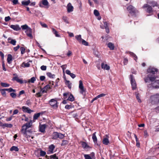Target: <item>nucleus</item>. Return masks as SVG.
<instances>
[{"label":"nucleus","mask_w":159,"mask_h":159,"mask_svg":"<svg viewBox=\"0 0 159 159\" xmlns=\"http://www.w3.org/2000/svg\"><path fill=\"white\" fill-rule=\"evenodd\" d=\"M55 148L54 146L52 144L50 145L49 147V152L50 153H53V151Z\"/></svg>","instance_id":"obj_27"},{"label":"nucleus","mask_w":159,"mask_h":159,"mask_svg":"<svg viewBox=\"0 0 159 159\" xmlns=\"http://www.w3.org/2000/svg\"><path fill=\"white\" fill-rule=\"evenodd\" d=\"M68 143V142L67 140H64L62 141V143L61 144V146H64L67 144Z\"/></svg>","instance_id":"obj_56"},{"label":"nucleus","mask_w":159,"mask_h":159,"mask_svg":"<svg viewBox=\"0 0 159 159\" xmlns=\"http://www.w3.org/2000/svg\"><path fill=\"white\" fill-rule=\"evenodd\" d=\"M1 126L2 127H3L4 128L5 127L10 128L12 127V125L11 124L2 123Z\"/></svg>","instance_id":"obj_26"},{"label":"nucleus","mask_w":159,"mask_h":159,"mask_svg":"<svg viewBox=\"0 0 159 159\" xmlns=\"http://www.w3.org/2000/svg\"><path fill=\"white\" fill-rule=\"evenodd\" d=\"M40 115L41 113H40L34 114L33 116V120H35L38 119V117L40 116Z\"/></svg>","instance_id":"obj_37"},{"label":"nucleus","mask_w":159,"mask_h":159,"mask_svg":"<svg viewBox=\"0 0 159 159\" xmlns=\"http://www.w3.org/2000/svg\"><path fill=\"white\" fill-rule=\"evenodd\" d=\"M68 88L70 89L71 88L72 83L70 82L69 80H66L65 82Z\"/></svg>","instance_id":"obj_33"},{"label":"nucleus","mask_w":159,"mask_h":159,"mask_svg":"<svg viewBox=\"0 0 159 159\" xmlns=\"http://www.w3.org/2000/svg\"><path fill=\"white\" fill-rule=\"evenodd\" d=\"M126 53L129 54L131 56L133 57H134V60L136 61V59H137V57L135 54L130 52H126Z\"/></svg>","instance_id":"obj_23"},{"label":"nucleus","mask_w":159,"mask_h":159,"mask_svg":"<svg viewBox=\"0 0 159 159\" xmlns=\"http://www.w3.org/2000/svg\"><path fill=\"white\" fill-rule=\"evenodd\" d=\"M21 51V53L22 54H24L25 52V48L23 47H21L20 48Z\"/></svg>","instance_id":"obj_54"},{"label":"nucleus","mask_w":159,"mask_h":159,"mask_svg":"<svg viewBox=\"0 0 159 159\" xmlns=\"http://www.w3.org/2000/svg\"><path fill=\"white\" fill-rule=\"evenodd\" d=\"M1 85L2 86L4 87H7L9 86L10 84L5 83H1Z\"/></svg>","instance_id":"obj_39"},{"label":"nucleus","mask_w":159,"mask_h":159,"mask_svg":"<svg viewBox=\"0 0 159 159\" xmlns=\"http://www.w3.org/2000/svg\"><path fill=\"white\" fill-rule=\"evenodd\" d=\"M11 19V18L9 16L6 17L5 18V20L7 22L9 21Z\"/></svg>","instance_id":"obj_63"},{"label":"nucleus","mask_w":159,"mask_h":159,"mask_svg":"<svg viewBox=\"0 0 159 159\" xmlns=\"http://www.w3.org/2000/svg\"><path fill=\"white\" fill-rule=\"evenodd\" d=\"M52 86H51V87L49 84L47 85L43 88L41 89V91L43 93H46L48 89H52Z\"/></svg>","instance_id":"obj_15"},{"label":"nucleus","mask_w":159,"mask_h":159,"mask_svg":"<svg viewBox=\"0 0 159 159\" xmlns=\"http://www.w3.org/2000/svg\"><path fill=\"white\" fill-rule=\"evenodd\" d=\"M39 5L40 7H45L48 8L49 7V3L47 0H42L40 1Z\"/></svg>","instance_id":"obj_4"},{"label":"nucleus","mask_w":159,"mask_h":159,"mask_svg":"<svg viewBox=\"0 0 159 159\" xmlns=\"http://www.w3.org/2000/svg\"><path fill=\"white\" fill-rule=\"evenodd\" d=\"M75 37L80 43H81L83 40V39L81 38V35H76Z\"/></svg>","instance_id":"obj_31"},{"label":"nucleus","mask_w":159,"mask_h":159,"mask_svg":"<svg viewBox=\"0 0 159 159\" xmlns=\"http://www.w3.org/2000/svg\"><path fill=\"white\" fill-rule=\"evenodd\" d=\"M14 76H15L14 77H13L12 79V80H16L17 82L19 83L20 84H23V81L21 79H20L17 77L16 74H13Z\"/></svg>","instance_id":"obj_12"},{"label":"nucleus","mask_w":159,"mask_h":159,"mask_svg":"<svg viewBox=\"0 0 159 159\" xmlns=\"http://www.w3.org/2000/svg\"><path fill=\"white\" fill-rule=\"evenodd\" d=\"M34 14H35V15L36 16H38L40 14L41 15L42 14V13H41V12L39 11H35V13H34Z\"/></svg>","instance_id":"obj_57"},{"label":"nucleus","mask_w":159,"mask_h":159,"mask_svg":"<svg viewBox=\"0 0 159 159\" xmlns=\"http://www.w3.org/2000/svg\"><path fill=\"white\" fill-rule=\"evenodd\" d=\"M21 28H22L23 30H27L28 28L30 27H29L27 25L25 24V25H22L21 26Z\"/></svg>","instance_id":"obj_44"},{"label":"nucleus","mask_w":159,"mask_h":159,"mask_svg":"<svg viewBox=\"0 0 159 159\" xmlns=\"http://www.w3.org/2000/svg\"><path fill=\"white\" fill-rule=\"evenodd\" d=\"M102 143L105 145H107L109 143V141L108 138H104L102 140Z\"/></svg>","instance_id":"obj_28"},{"label":"nucleus","mask_w":159,"mask_h":159,"mask_svg":"<svg viewBox=\"0 0 159 159\" xmlns=\"http://www.w3.org/2000/svg\"><path fill=\"white\" fill-rule=\"evenodd\" d=\"M5 90L6 91H7L9 92H16V90L15 89H13L11 88H10L8 89H5Z\"/></svg>","instance_id":"obj_43"},{"label":"nucleus","mask_w":159,"mask_h":159,"mask_svg":"<svg viewBox=\"0 0 159 159\" xmlns=\"http://www.w3.org/2000/svg\"><path fill=\"white\" fill-rule=\"evenodd\" d=\"M94 14L96 16H98L99 15V13L98 11L97 10H94Z\"/></svg>","instance_id":"obj_49"},{"label":"nucleus","mask_w":159,"mask_h":159,"mask_svg":"<svg viewBox=\"0 0 159 159\" xmlns=\"http://www.w3.org/2000/svg\"><path fill=\"white\" fill-rule=\"evenodd\" d=\"M85 45V46H88V42H87L84 39H83L81 43Z\"/></svg>","instance_id":"obj_59"},{"label":"nucleus","mask_w":159,"mask_h":159,"mask_svg":"<svg viewBox=\"0 0 159 159\" xmlns=\"http://www.w3.org/2000/svg\"><path fill=\"white\" fill-rule=\"evenodd\" d=\"M67 67L66 65H64L61 66V67L62 69L63 72L64 73L65 70L66 69Z\"/></svg>","instance_id":"obj_55"},{"label":"nucleus","mask_w":159,"mask_h":159,"mask_svg":"<svg viewBox=\"0 0 159 159\" xmlns=\"http://www.w3.org/2000/svg\"><path fill=\"white\" fill-rule=\"evenodd\" d=\"M62 19L67 24H68L69 23V22L67 19V18L66 16H63L62 17Z\"/></svg>","instance_id":"obj_48"},{"label":"nucleus","mask_w":159,"mask_h":159,"mask_svg":"<svg viewBox=\"0 0 159 159\" xmlns=\"http://www.w3.org/2000/svg\"><path fill=\"white\" fill-rule=\"evenodd\" d=\"M143 7L144 8H147L146 11L148 13H151L152 12V7L147 4H144Z\"/></svg>","instance_id":"obj_10"},{"label":"nucleus","mask_w":159,"mask_h":159,"mask_svg":"<svg viewBox=\"0 0 159 159\" xmlns=\"http://www.w3.org/2000/svg\"><path fill=\"white\" fill-rule=\"evenodd\" d=\"M67 11L69 12L72 11L73 10V7L71 5V4L69 3L68 4L67 6Z\"/></svg>","instance_id":"obj_19"},{"label":"nucleus","mask_w":159,"mask_h":159,"mask_svg":"<svg viewBox=\"0 0 159 159\" xmlns=\"http://www.w3.org/2000/svg\"><path fill=\"white\" fill-rule=\"evenodd\" d=\"M0 91L1 92V93L2 94L3 96H6V90L5 89H2L0 90Z\"/></svg>","instance_id":"obj_45"},{"label":"nucleus","mask_w":159,"mask_h":159,"mask_svg":"<svg viewBox=\"0 0 159 159\" xmlns=\"http://www.w3.org/2000/svg\"><path fill=\"white\" fill-rule=\"evenodd\" d=\"M30 64L29 63L27 62L26 63H25V62H23L21 66L22 67H29L30 66Z\"/></svg>","instance_id":"obj_42"},{"label":"nucleus","mask_w":159,"mask_h":159,"mask_svg":"<svg viewBox=\"0 0 159 159\" xmlns=\"http://www.w3.org/2000/svg\"><path fill=\"white\" fill-rule=\"evenodd\" d=\"M48 76L50 78H53L55 76V75L52 74L51 72H48L47 73Z\"/></svg>","instance_id":"obj_38"},{"label":"nucleus","mask_w":159,"mask_h":159,"mask_svg":"<svg viewBox=\"0 0 159 159\" xmlns=\"http://www.w3.org/2000/svg\"><path fill=\"white\" fill-rule=\"evenodd\" d=\"M36 80V78L35 77H32L30 79H29L28 82L29 83H34Z\"/></svg>","instance_id":"obj_41"},{"label":"nucleus","mask_w":159,"mask_h":159,"mask_svg":"<svg viewBox=\"0 0 159 159\" xmlns=\"http://www.w3.org/2000/svg\"><path fill=\"white\" fill-rule=\"evenodd\" d=\"M156 77L155 76H150V75H148L147 77L144 79L146 83H149L150 81L152 83L149 84L148 87L151 89H157L159 88V80H155Z\"/></svg>","instance_id":"obj_1"},{"label":"nucleus","mask_w":159,"mask_h":159,"mask_svg":"<svg viewBox=\"0 0 159 159\" xmlns=\"http://www.w3.org/2000/svg\"><path fill=\"white\" fill-rule=\"evenodd\" d=\"M10 95L13 98H15L16 96V94L14 93H10Z\"/></svg>","instance_id":"obj_51"},{"label":"nucleus","mask_w":159,"mask_h":159,"mask_svg":"<svg viewBox=\"0 0 159 159\" xmlns=\"http://www.w3.org/2000/svg\"><path fill=\"white\" fill-rule=\"evenodd\" d=\"M128 62V60L127 58H124L123 59V63L124 65H126Z\"/></svg>","instance_id":"obj_52"},{"label":"nucleus","mask_w":159,"mask_h":159,"mask_svg":"<svg viewBox=\"0 0 159 159\" xmlns=\"http://www.w3.org/2000/svg\"><path fill=\"white\" fill-rule=\"evenodd\" d=\"M50 159H58V157H57L56 156V154H53L52 155H51L50 156Z\"/></svg>","instance_id":"obj_47"},{"label":"nucleus","mask_w":159,"mask_h":159,"mask_svg":"<svg viewBox=\"0 0 159 159\" xmlns=\"http://www.w3.org/2000/svg\"><path fill=\"white\" fill-rule=\"evenodd\" d=\"M69 94V93H63L64 98L66 99L67 98V96Z\"/></svg>","instance_id":"obj_61"},{"label":"nucleus","mask_w":159,"mask_h":159,"mask_svg":"<svg viewBox=\"0 0 159 159\" xmlns=\"http://www.w3.org/2000/svg\"><path fill=\"white\" fill-rule=\"evenodd\" d=\"M11 151H15L16 152H17L19 151V148L15 146H12L10 149Z\"/></svg>","instance_id":"obj_36"},{"label":"nucleus","mask_w":159,"mask_h":159,"mask_svg":"<svg viewBox=\"0 0 159 159\" xmlns=\"http://www.w3.org/2000/svg\"><path fill=\"white\" fill-rule=\"evenodd\" d=\"M12 60V56L10 54H9L8 55L7 58V61L8 63L10 64Z\"/></svg>","instance_id":"obj_29"},{"label":"nucleus","mask_w":159,"mask_h":159,"mask_svg":"<svg viewBox=\"0 0 159 159\" xmlns=\"http://www.w3.org/2000/svg\"><path fill=\"white\" fill-rule=\"evenodd\" d=\"M157 70L155 68L152 67H150L147 70V72L149 74L150 76H153V75H151L150 74L154 75L157 73Z\"/></svg>","instance_id":"obj_8"},{"label":"nucleus","mask_w":159,"mask_h":159,"mask_svg":"<svg viewBox=\"0 0 159 159\" xmlns=\"http://www.w3.org/2000/svg\"><path fill=\"white\" fill-rule=\"evenodd\" d=\"M81 143L82 147L84 149H87L89 148H90V147L86 142H82Z\"/></svg>","instance_id":"obj_24"},{"label":"nucleus","mask_w":159,"mask_h":159,"mask_svg":"<svg viewBox=\"0 0 159 159\" xmlns=\"http://www.w3.org/2000/svg\"><path fill=\"white\" fill-rule=\"evenodd\" d=\"M136 97L137 99L138 100V102H141V101L140 98V97L139 96V94L138 93H136Z\"/></svg>","instance_id":"obj_46"},{"label":"nucleus","mask_w":159,"mask_h":159,"mask_svg":"<svg viewBox=\"0 0 159 159\" xmlns=\"http://www.w3.org/2000/svg\"><path fill=\"white\" fill-rule=\"evenodd\" d=\"M106 95V94L104 93H101V94H100L98 95L97 97L98 98H100L102 97H104Z\"/></svg>","instance_id":"obj_58"},{"label":"nucleus","mask_w":159,"mask_h":159,"mask_svg":"<svg viewBox=\"0 0 159 159\" xmlns=\"http://www.w3.org/2000/svg\"><path fill=\"white\" fill-rule=\"evenodd\" d=\"M96 132H94L93 134L92 135V139H93V141L95 143H97V138L96 136Z\"/></svg>","instance_id":"obj_32"},{"label":"nucleus","mask_w":159,"mask_h":159,"mask_svg":"<svg viewBox=\"0 0 159 159\" xmlns=\"http://www.w3.org/2000/svg\"><path fill=\"white\" fill-rule=\"evenodd\" d=\"M58 133L56 132H53L52 135V138L54 139H56L58 138Z\"/></svg>","instance_id":"obj_25"},{"label":"nucleus","mask_w":159,"mask_h":159,"mask_svg":"<svg viewBox=\"0 0 159 159\" xmlns=\"http://www.w3.org/2000/svg\"><path fill=\"white\" fill-rule=\"evenodd\" d=\"M40 68L42 70H46L47 67L45 66H41Z\"/></svg>","instance_id":"obj_60"},{"label":"nucleus","mask_w":159,"mask_h":159,"mask_svg":"<svg viewBox=\"0 0 159 159\" xmlns=\"http://www.w3.org/2000/svg\"><path fill=\"white\" fill-rule=\"evenodd\" d=\"M130 78L132 89L133 90L135 89L136 88L137 84L133 76L131 75Z\"/></svg>","instance_id":"obj_7"},{"label":"nucleus","mask_w":159,"mask_h":159,"mask_svg":"<svg viewBox=\"0 0 159 159\" xmlns=\"http://www.w3.org/2000/svg\"><path fill=\"white\" fill-rule=\"evenodd\" d=\"M52 30L53 33L55 35L56 37H60V35L58 34V32L55 29L53 28H52Z\"/></svg>","instance_id":"obj_34"},{"label":"nucleus","mask_w":159,"mask_h":159,"mask_svg":"<svg viewBox=\"0 0 159 159\" xmlns=\"http://www.w3.org/2000/svg\"><path fill=\"white\" fill-rule=\"evenodd\" d=\"M10 27L14 30L18 31L20 30L21 28L18 25H11L10 26Z\"/></svg>","instance_id":"obj_16"},{"label":"nucleus","mask_w":159,"mask_h":159,"mask_svg":"<svg viewBox=\"0 0 159 159\" xmlns=\"http://www.w3.org/2000/svg\"><path fill=\"white\" fill-rule=\"evenodd\" d=\"M92 157H91L89 154H85L84 155V157H85V159H93L95 158V154L94 152H93L92 153Z\"/></svg>","instance_id":"obj_17"},{"label":"nucleus","mask_w":159,"mask_h":159,"mask_svg":"<svg viewBox=\"0 0 159 159\" xmlns=\"http://www.w3.org/2000/svg\"><path fill=\"white\" fill-rule=\"evenodd\" d=\"M22 111L25 112L30 113L32 112H33V111L31 110L28 107H26L25 106L22 107Z\"/></svg>","instance_id":"obj_14"},{"label":"nucleus","mask_w":159,"mask_h":159,"mask_svg":"<svg viewBox=\"0 0 159 159\" xmlns=\"http://www.w3.org/2000/svg\"><path fill=\"white\" fill-rule=\"evenodd\" d=\"M66 73L67 74L70 75L72 79H74L76 77V75L75 74L71 73L70 71L68 70H66Z\"/></svg>","instance_id":"obj_18"},{"label":"nucleus","mask_w":159,"mask_h":159,"mask_svg":"<svg viewBox=\"0 0 159 159\" xmlns=\"http://www.w3.org/2000/svg\"><path fill=\"white\" fill-rule=\"evenodd\" d=\"M64 137V135L61 133H58V138L60 139H62Z\"/></svg>","instance_id":"obj_50"},{"label":"nucleus","mask_w":159,"mask_h":159,"mask_svg":"<svg viewBox=\"0 0 159 159\" xmlns=\"http://www.w3.org/2000/svg\"><path fill=\"white\" fill-rule=\"evenodd\" d=\"M47 125L46 124L40 125L39 127V131L43 133H44L45 131V129Z\"/></svg>","instance_id":"obj_13"},{"label":"nucleus","mask_w":159,"mask_h":159,"mask_svg":"<svg viewBox=\"0 0 159 159\" xmlns=\"http://www.w3.org/2000/svg\"><path fill=\"white\" fill-rule=\"evenodd\" d=\"M46 154V153L45 151L42 150H41L40 152V155L41 156L43 157Z\"/></svg>","instance_id":"obj_53"},{"label":"nucleus","mask_w":159,"mask_h":159,"mask_svg":"<svg viewBox=\"0 0 159 159\" xmlns=\"http://www.w3.org/2000/svg\"><path fill=\"white\" fill-rule=\"evenodd\" d=\"M49 102L50 105L54 109H57L58 107V102L57 101L54 99H52L50 100Z\"/></svg>","instance_id":"obj_5"},{"label":"nucleus","mask_w":159,"mask_h":159,"mask_svg":"<svg viewBox=\"0 0 159 159\" xmlns=\"http://www.w3.org/2000/svg\"><path fill=\"white\" fill-rule=\"evenodd\" d=\"M42 96V94H41V92H39L35 94V96L37 97H40Z\"/></svg>","instance_id":"obj_62"},{"label":"nucleus","mask_w":159,"mask_h":159,"mask_svg":"<svg viewBox=\"0 0 159 159\" xmlns=\"http://www.w3.org/2000/svg\"><path fill=\"white\" fill-rule=\"evenodd\" d=\"M25 32L26 34V35L31 39L33 38V36L32 35V30L30 28L28 30H25Z\"/></svg>","instance_id":"obj_11"},{"label":"nucleus","mask_w":159,"mask_h":159,"mask_svg":"<svg viewBox=\"0 0 159 159\" xmlns=\"http://www.w3.org/2000/svg\"><path fill=\"white\" fill-rule=\"evenodd\" d=\"M101 67L102 69L108 70H109L110 67L109 66H108L107 64H105L103 63H102L101 64Z\"/></svg>","instance_id":"obj_20"},{"label":"nucleus","mask_w":159,"mask_h":159,"mask_svg":"<svg viewBox=\"0 0 159 159\" xmlns=\"http://www.w3.org/2000/svg\"><path fill=\"white\" fill-rule=\"evenodd\" d=\"M31 2L30 0H24L21 2V4L24 6H28L30 3Z\"/></svg>","instance_id":"obj_22"},{"label":"nucleus","mask_w":159,"mask_h":159,"mask_svg":"<svg viewBox=\"0 0 159 159\" xmlns=\"http://www.w3.org/2000/svg\"><path fill=\"white\" fill-rule=\"evenodd\" d=\"M108 47L111 50H113L114 48V45L112 43H109L108 44Z\"/></svg>","instance_id":"obj_35"},{"label":"nucleus","mask_w":159,"mask_h":159,"mask_svg":"<svg viewBox=\"0 0 159 159\" xmlns=\"http://www.w3.org/2000/svg\"><path fill=\"white\" fill-rule=\"evenodd\" d=\"M148 3L152 5L153 7L155 6H158V5L157 2L154 1H151L148 2Z\"/></svg>","instance_id":"obj_30"},{"label":"nucleus","mask_w":159,"mask_h":159,"mask_svg":"<svg viewBox=\"0 0 159 159\" xmlns=\"http://www.w3.org/2000/svg\"><path fill=\"white\" fill-rule=\"evenodd\" d=\"M25 93V91L23 90H21L19 92L18 96L19 97L21 94H23Z\"/></svg>","instance_id":"obj_64"},{"label":"nucleus","mask_w":159,"mask_h":159,"mask_svg":"<svg viewBox=\"0 0 159 159\" xmlns=\"http://www.w3.org/2000/svg\"><path fill=\"white\" fill-rule=\"evenodd\" d=\"M149 102L153 105L157 104L159 103V93L152 95L149 99Z\"/></svg>","instance_id":"obj_3"},{"label":"nucleus","mask_w":159,"mask_h":159,"mask_svg":"<svg viewBox=\"0 0 159 159\" xmlns=\"http://www.w3.org/2000/svg\"><path fill=\"white\" fill-rule=\"evenodd\" d=\"M67 100L70 101H73L74 100V98L72 94H70V96L67 99Z\"/></svg>","instance_id":"obj_40"},{"label":"nucleus","mask_w":159,"mask_h":159,"mask_svg":"<svg viewBox=\"0 0 159 159\" xmlns=\"http://www.w3.org/2000/svg\"><path fill=\"white\" fill-rule=\"evenodd\" d=\"M79 89L80 90V93L83 94L84 92H85V89L84 88L83 83V82L82 80H80L79 81Z\"/></svg>","instance_id":"obj_9"},{"label":"nucleus","mask_w":159,"mask_h":159,"mask_svg":"<svg viewBox=\"0 0 159 159\" xmlns=\"http://www.w3.org/2000/svg\"><path fill=\"white\" fill-rule=\"evenodd\" d=\"M8 40L9 43L13 45H15L16 44V41L15 40L12 39L11 38H9Z\"/></svg>","instance_id":"obj_21"},{"label":"nucleus","mask_w":159,"mask_h":159,"mask_svg":"<svg viewBox=\"0 0 159 159\" xmlns=\"http://www.w3.org/2000/svg\"><path fill=\"white\" fill-rule=\"evenodd\" d=\"M127 10L129 13L132 15H134L137 11L135 8L131 5H129L128 6Z\"/></svg>","instance_id":"obj_6"},{"label":"nucleus","mask_w":159,"mask_h":159,"mask_svg":"<svg viewBox=\"0 0 159 159\" xmlns=\"http://www.w3.org/2000/svg\"><path fill=\"white\" fill-rule=\"evenodd\" d=\"M32 120H30L29 122L26 123L24 124L22 127L21 130V133L23 135V136L27 139H28L30 136V135H28V132H29V130H27V129L29 128L32 127Z\"/></svg>","instance_id":"obj_2"}]
</instances>
